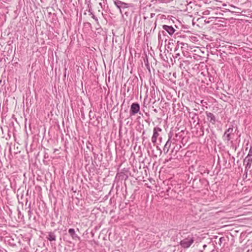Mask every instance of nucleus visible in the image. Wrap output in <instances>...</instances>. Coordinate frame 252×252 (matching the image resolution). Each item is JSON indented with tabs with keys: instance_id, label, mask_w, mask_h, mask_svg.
<instances>
[{
	"instance_id": "obj_1",
	"label": "nucleus",
	"mask_w": 252,
	"mask_h": 252,
	"mask_svg": "<svg viewBox=\"0 0 252 252\" xmlns=\"http://www.w3.org/2000/svg\"><path fill=\"white\" fill-rule=\"evenodd\" d=\"M183 239L179 242L181 246L184 249H188L193 243L194 238L192 234L188 235L187 237H182Z\"/></svg>"
},
{
	"instance_id": "obj_2",
	"label": "nucleus",
	"mask_w": 252,
	"mask_h": 252,
	"mask_svg": "<svg viewBox=\"0 0 252 252\" xmlns=\"http://www.w3.org/2000/svg\"><path fill=\"white\" fill-rule=\"evenodd\" d=\"M114 2L116 7L119 9L120 11L122 10L124 11L125 9H128L130 6V4L125 3L121 0H115Z\"/></svg>"
},
{
	"instance_id": "obj_3",
	"label": "nucleus",
	"mask_w": 252,
	"mask_h": 252,
	"mask_svg": "<svg viewBox=\"0 0 252 252\" xmlns=\"http://www.w3.org/2000/svg\"><path fill=\"white\" fill-rule=\"evenodd\" d=\"M140 111V105L137 102L133 103L130 106V115L133 116L138 113Z\"/></svg>"
},
{
	"instance_id": "obj_4",
	"label": "nucleus",
	"mask_w": 252,
	"mask_h": 252,
	"mask_svg": "<svg viewBox=\"0 0 252 252\" xmlns=\"http://www.w3.org/2000/svg\"><path fill=\"white\" fill-rule=\"evenodd\" d=\"M233 131V127L228 128L224 132L222 138L224 141H229L231 139L230 135Z\"/></svg>"
},
{
	"instance_id": "obj_5",
	"label": "nucleus",
	"mask_w": 252,
	"mask_h": 252,
	"mask_svg": "<svg viewBox=\"0 0 252 252\" xmlns=\"http://www.w3.org/2000/svg\"><path fill=\"white\" fill-rule=\"evenodd\" d=\"M161 129L158 127H156L153 130V135L152 137V142L155 144L157 142V138L159 135L158 131H161Z\"/></svg>"
},
{
	"instance_id": "obj_6",
	"label": "nucleus",
	"mask_w": 252,
	"mask_h": 252,
	"mask_svg": "<svg viewBox=\"0 0 252 252\" xmlns=\"http://www.w3.org/2000/svg\"><path fill=\"white\" fill-rule=\"evenodd\" d=\"M206 114L208 121L213 125H215L216 122V118L215 115L213 113L207 111L206 112Z\"/></svg>"
},
{
	"instance_id": "obj_7",
	"label": "nucleus",
	"mask_w": 252,
	"mask_h": 252,
	"mask_svg": "<svg viewBox=\"0 0 252 252\" xmlns=\"http://www.w3.org/2000/svg\"><path fill=\"white\" fill-rule=\"evenodd\" d=\"M162 28L170 35H172L175 31V29L171 26L163 25Z\"/></svg>"
},
{
	"instance_id": "obj_8",
	"label": "nucleus",
	"mask_w": 252,
	"mask_h": 252,
	"mask_svg": "<svg viewBox=\"0 0 252 252\" xmlns=\"http://www.w3.org/2000/svg\"><path fill=\"white\" fill-rule=\"evenodd\" d=\"M68 233L73 240H80V238L76 234L75 230L73 228H69Z\"/></svg>"
},
{
	"instance_id": "obj_9",
	"label": "nucleus",
	"mask_w": 252,
	"mask_h": 252,
	"mask_svg": "<svg viewBox=\"0 0 252 252\" xmlns=\"http://www.w3.org/2000/svg\"><path fill=\"white\" fill-rule=\"evenodd\" d=\"M171 143L170 138H169L166 142L163 149V151L165 154H167L171 146Z\"/></svg>"
},
{
	"instance_id": "obj_10",
	"label": "nucleus",
	"mask_w": 252,
	"mask_h": 252,
	"mask_svg": "<svg viewBox=\"0 0 252 252\" xmlns=\"http://www.w3.org/2000/svg\"><path fill=\"white\" fill-rule=\"evenodd\" d=\"M47 239L51 242L55 241L56 240V236L54 232H50L48 233Z\"/></svg>"
},
{
	"instance_id": "obj_11",
	"label": "nucleus",
	"mask_w": 252,
	"mask_h": 252,
	"mask_svg": "<svg viewBox=\"0 0 252 252\" xmlns=\"http://www.w3.org/2000/svg\"><path fill=\"white\" fill-rule=\"evenodd\" d=\"M252 158L250 156H248L247 155V156L246 157V158L244 160V163H245L246 162H247V163L251 162L252 163Z\"/></svg>"
},
{
	"instance_id": "obj_12",
	"label": "nucleus",
	"mask_w": 252,
	"mask_h": 252,
	"mask_svg": "<svg viewBox=\"0 0 252 252\" xmlns=\"http://www.w3.org/2000/svg\"><path fill=\"white\" fill-rule=\"evenodd\" d=\"M129 8H128V9H125V10L124 11L121 10L120 11L121 13L122 14V15L123 16V14H124L125 15H126V17H127L129 14Z\"/></svg>"
},
{
	"instance_id": "obj_13",
	"label": "nucleus",
	"mask_w": 252,
	"mask_h": 252,
	"mask_svg": "<svg viewBox=\"0 0 252 252\" xmlns=\"http://www.w3.org/2000/svg\"><path fill=\"white\" fill-rule=\"evenodd\" d=\"M29 210L28 211V216L30 218V217H31L32 214V212L31 210V204H29Z\"/></svg>"
},
{
	"instance_id": "obj_14",
	"label": "nucleus",
	"mask_w": 252,
	"mask_h": 252,
	"mask_svg": "<svg viewBox=\"0 0 252 252\" xmlns=\"http://www.w3.org/2000/svg\"><path fill=\"white\" fill-rule=\"evenodd\" d=\"M251 162H246L245 163H244L245 164H246V169H250L251 167Z\"/></svg>"
},
{
	"instance_id": "obj_15",
	"label": "nucleus",
	"mask_w": 252,
	"mask_h": 252,
	"mask_svg": "<svg viewBox=\"0 0 252 252\" xmlns=\"http://www.w3.org/2000/svg\"><path fill=\"white\" fill-rule=\"evenodd\" d=\"M90 15H92V17L95 21H98V19L97 18V17L92 13V12H91L90 13Z\"/></svg>"
},
{
	"instance_id": "obj_16",
	"label": "nucleus",
	"mask_w": 252,
	"mask_h": 252,
	"mask_svg": "<svg viewBox=\"0 0 252 252\" xmlns=\"http://www.w3.org/2000/svg\"><path fill=\"white\" fill-rule=\"evenodd\" d=\"M248 156L252 158V147L250 148Z\"/></svg>"
},
{
	"instance_id": "obj_17",
	"label": "nucleus",
	"mask_w": 252,
	"mask_h": 252,
	"mask_svg": "<svg viewBox=\"0 0 252 252\" xmlns=\"http://www.w3.org/2000/svg\"><path fill=\"white\" fill-rule=\"evenodd\" d=\"M177 44L179 46V45H184V43L183 42H180V41H178L177 42Z\"/></svg>"
},
{
	"instance_id": "obj_18",
	"label": "nucleus",
	"mask_w": 252,
	"mask_h": 252,
	"mask_svg": "<svg viewBox=\"0 0 252 252\" xmlns=\"http://www.w3.org/2000/svg\"><path fill=\"white\" fill-rule=\"evenodd\" d=\"M180 56V54L179 53H176V54H175V57L176 58H177L179 57Z\"/></svg>"
},
{
	"instance_id": "obj_19",
	"label": "nucleus",
	"mask_w": 252,
	"mask_h": 252,
	"mask_svg": "<svg viewBox=\"0 0 252 252\" xmlns=\"http://www.w3.org/2000/svg\"><path fill=\"white\" fill-rule=\"evenodd\" d=\"M158 38L159 40L161 39V35L159 33H158Z\"/></svg>"
},
{
	"instance_id": "obj_20",
	"label": "nucleus",
	"mask_w": 252,
	"mask_h": 252,
	"mask_svg": "<svg viewBox=\"0 0 252 252\" xmlns=\"http://www.w3.org/2000/svg\"><path fill=\"white\" fill-rule=\"evenodd\" d=\"M99 4L100 5V6L102 7V4L101 2H99Z\"/></svg>"
},
{
	"instance_id": "obj_21",
	"label": "nucleus",
	"mask_w": 252,
	"mask_h": 252,
	"mask_svg": "<svg viewBox=\"0 0 252 252\" xmlns=\"http://www.w3.org/2000/svg\"><path fill=\"white\" fill-rule=\"evenodd\" d=\"M222 238H223L222 237L220 238V241H222Z\"/></svg>"
},
{
	"instance_id": "obj_22",
	"label": "nucleus",
	"mask_w": 252,
	"mask_h": 252,
	"mask_svg": "<svg viewBox=\"0 0 252 252\" xmlns=\"http://www.w3.org/2000/svg\"><path fill=\"white\" fill-rule=\"evenodd\" d=\"M231 7H233V8H235V6H232V5H231Z\"/></svg>"
}]
</instances>
